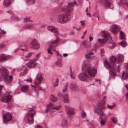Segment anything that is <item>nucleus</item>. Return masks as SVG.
I'll return each instance as SVG.
<instances>
[{"label": "nucleus", "mask_w": 128, "mask_h": 128, "mask_svg": "<svg viewBox=\"0 0 128 128\" xmlns=\"http://www.w3.org/2000/svg\"><path fill=\"white\" fill-rule=\"evenodd\" d=\"M104 101H99L95 110L96 112L100 115L99 117L100 119L101 118L102 119H106V116L103 112V110L104 108Z\"/></svg>", "instance_id": "1"}, {"label": "nucleus", "mask_w": 128, "mask_h": 128, "mask_svg": "<svg viewBox=\"0 0 128 128\" xmlns=\"http://www.w3.org/2000/svg\"><path fill=\"white\" fill-rule=\"evenodd\" d=\"M62 10V8L61 9V11L64 12L65 13H66L67 14H63L59 15L58 17V21L59 22L62 24L64 23L68 22L70 20L71 18L70 13L67 12H66L64 10Z\"/></svg>", "instance_id": "2"}, {"label": "nucleus", "mask_w": 128, "mask_h": 128, "mask_svg": "<svg viewBox=\"0 0 128 128\" xmlns=\"http://www.w3.org/2000/svg\"><path fill=\"white\" fill-rule=\"evenodd\" d=\"M35 114V111L32 108L30 109L28 113L26 116L29 124H32L34 122L33 116Z\"/></svg>", "instance_id": "3"}, {"label": "nucleus", "mask_w": 128, "mask_h": 128, "mask_svg": "<svg viewBox=\"0 0 128 128\" xmlns=\"http://www.w3.org/2000/svg\"><path fill=\"white\" fill-rule=\"evenodd\" d=\"M60 42V40L58 38H57L55 40L52 42L50 44L49 48L47 49L48 53L51 54H52L53 53L51 52V50L54 52L56 51L55 47L58 46Z\"/></svg>", "instance_id": "4"}, {"label": "nucleus", "mask_w": 128, "mask_h": 128, "mask_svg": "<svg viewBox=\"0 0 128 128\" xmlns=\"http://www.w3.org/2000/svg\"><path fill=\"white\" fill-rule=\"evenodd\" d=\"M8 72L5 68H3L1 72V75L5 81L10 82L12 80V76H8Z\"/></svg>", "instance_id": "5"}, {"label": "nucleus", "mask_w": 128, "mask_h": 128, "mask_svg": "<svg viewBox=\"0 0 128 128\" xmlns=\"http://www.w3.org/2000/svg\"><path fill=\"white\" fill-rule=\"evenodd\" d=\"M11 92H7L6 93L4 97L0 98V100L3 102H10L12 97Z\"/></svg>", "instance_id": "6"}, {"label": "nucleus", "mask_w": 128, "mask_h": 128, "mask_svg": "<svg viewBox=\"0 0 128 128\" xmlns=\"http://www.w3.org/2000/svg\"><path fill=\"white\" fill-rule=\"evenodd\" d=\"M104 64L105 67L106 69H110L112 70V72H114V71L115 70H116L118 73L120 72V68L118 65L117 66L116 68V70L115 66H114V64H112V67L110 66L108 62L106 60L104 62Z\"/></svg>", "instance_id": "7"}, {"label": "nucleus", "mask_w": 128, "mask_h": 128, "mask_svg": "<svg viewBox=\"0 0 128 128\" xmlns=\"http://www.w3.org/2000/svg\"><path fill=\"white\" fill-rule=\"evenodd\" d=\"M78 78L80 80L83 81L88 82L89 80H90L89 76L86 72L85 71L80 74L78 75Z\"/></svg>", "instance_id": "8"}, {"label": "nucleus", "mask_w": 128, "mask_h": 128, "mask_svg": "<svg viewBox=\"0 0 128 128\" xmlns=\"http://www.w3.org/2000/svg\"><path fill=\"white\" fill-rule=\"evenodd\" d=\"M30 47L32 49L38 50L40 47V43L38 40L36 39L32 40L30 42Z\"/></svg>", "instance_id": "9"}, {"label": "nucleus", "mask_w": 128, "mask_h": 128, "mask_svg": "<svg viewBox=\"0 0 128 128\" xmlns=\"http://www.w3.org/2000/svg\"><path fill=\"white\" fill-rule=\"evenodd\" d=\"M85 71L90 77H94L96 74V70L94 68L88 67L86 68Z\"/></svg>", "instance_id": "10"}, {"label": "nucleus", "mask_w": 128, "mask_h": 128, "mask_svg": "<svg viewBox=\"0 0 128 128\" xmlns=\"http://www.w3.org/2000/svg\"><path fill=\"white\" fill-rule=\"evenodd\" d=\"M53 106V104L50 103L47 105L46 110V111H49L50 113L51 114L54 112L56 111V110H58L60 108V106H59L54 107H52Z\"/></svg>", "instance_id": "11"}, {"label": "nucleus", "mask_w": 128, "mask_h": 128, "mask_svg": "<svg viewBox=\"0 0 128 128\" xmlns=\"http://www.w3.org/2000/svg\"><path fill=\"white\" fill-rule=\"evenodd\" d=\"M101 35L104 39H98V41L101 44H104L110 37V35L108 32H101Z\"/></svg>", "instance_id": "12"}, {"label": "nucleus", "mask_w": 128, "mask_h": 128, "mask_svg": "<svg viewBox=\"0 0 128 128\" xmlns=\"http://www.w3.org/2000/svg\"><path fill=\"white\" fill-rule=\"evenodd\" d=\"M43 79V78L42 75L40 74H38L33 80L34 83L36 85H38L41 84Z\"/></svg>", "instance_id": "13"}, {"label": "nucleus", "mask_w": 128, "mask_h": 128, "mask_svg": "<svg viewBox=\"0 0 128 128\" xmlns=\"http://www.w3.org/2000/svg\"><path fill=\"white\" fill-rule=\"evenodd\" d=\"M110 30L112 32H122V30H120L119 26L116 24L111 25Z\"/></svg>", "instance_id": "14"}, {"label": "nucleus", "mask_w": 128, "mask_h": 128, "mask_svg": "<svg viewBox=\"0 0 128 128\" xmlns=\"http://www.w3.org/2000/svg\"><path fill=\"white\" fill-rule=\"evenodd\" d=\"M66 113L68 114L73 115L75 114L74 109L71 107L67 106H65Z\"/></svg>", "instance_id": "15"}, {"label": "nucleus", "mask_w": 128, "mask_h": 128, "mask_svg": "<svg viewBox=\"0 0 128 128\" xmlns=\"http://www.w3.org/2000/svg\"><path fill=\"white\" fill-rule=\"evenodd\" d=\"M104 4V7L106 9L108 7L112 9L113 8V6L110 2L109 0H104L103 1Z\"/></svg>", "instance_id": "16"}, {"label": "nucleus", "mask_w": 128, "mask_h": 128, "mask_svg": "<svg viewBox=\"0 0 128 128\" xmlns=\"http://www.w3.org/2000/svg\"><path fill=\"white\" fill-rule=\"evenodd\" d=\"M2 116L5 122H8L12 118L11 114L8 113L4 114Z\"/></svg>", "instance_id": "17"}, {"label": "nucleus", "mask_w": 128, "mask_h": 128, "mask_svg": "<svg viewBox=\"0 0 128 128\" xmlns=\"http://www.w3.org/2000/svg\"><path fill=\"white\" fill-rule=\"evenodd\" d=\"M69 87L72 91L77 92L79 90L78 86L74 83H71Z\"/></svg>", "instance_id": "18"}, {"label": "nucleus", "mask_w": 128, "mask_h": 128, "mask_svg": "<svg viewBox=\"0 0 128 128\" xmlns=\"http://www.w3.org/2000/svg\"><path fill=\"white\" fill-rule=\"evenodd\" d=\"M74 6V4H73V3L71 2L68 3V6H66L62 8V10H66V12H67L70 13L71 10L72 8L71 7L73 6Z\"/></svg>", "instance_id": "19"}, {"label": "nucleus", "mask_w": 128, "mask_h": 128, "mask_svg": "<svg viewBox=\"0 0 128 128\" xmlns=\"http://www.w3.org/2000/svg\"><path fill=\"white\" fill-rule=\"evenodd\" d=\"M36 59H34L30 61L28 63L26 64V65L29 68H32L34 67L37 64L36 62Z\"/></svg>", "instance_id": "20"}, {"label": "nucleus", "mask_w": 128, "mask_h": 128, "mask_svg": "<svg viewBox=\"0 0 128 128\" xmlns=\"http://www.w3.org/2000/svg\"><path fill=\"white\" fill-rule=\"evenodd\" d=\"M13 57L9 55L2 54L0 56V60L4 61L7 59H10L12 58Z\"/></svg>", "instance_id": "21"}, {"label": "nucleus", "mask_w": 128, "mask_h": 128, "mask_svg": "<svg viewBox=\"0 0 128 128\" xmlns=\"http://www.w3.org/2000/svg\"><path fill=\"white\" fill-rule=\"evenodd\" d=\"M47 29L49 31L52 32H58L56 28L54 26H48L47 27Z\"/></svg>", "instance_id": "22"}, {"label": "nucleus", "mask_w": 128, "mask_h": 128, "mask_svg": "<svg viewBox=\"0 0 128 128\" xmlns=\"http://www.w3.org/2000/svg\"><path fill=\"white\" fill-rule=\"evenodd\" d=\"M94 53L92 52H88L85 56L86 58L88 60H92L94 58V57L91 56V55H93Z\"/></svg>", "instance_id": "23"}, {"label": "nucleus", "mask_w": 128, "mask_h": 128, "mask_svg": "<svg viewBox=\"0 0 128 128\" xmlns=\"http://www.w3.org/2000/svg\"><path fill=\"white\" fill-rule=\"evenodd\" d=\"M61 126L64 128H66L68 127V123L66 119H64L62 120L61 122Z\"/></svg>", "instance_id": "24"}, {"label": "nucleus", "mask_w": 128, "mask_h": 128, "mask_svg": "<svg viewBox=\"0 0 128 128\" xmlns=\"http://www.w3.org/2000/svg\"><path fill=\"white\" fill-rule=\"evenodd\" d=\"M124 59V56L122 54H119L118 55L116 60H117V63H118V62H122Z\"/></svg>", "instance_id": "25"}, {"label": "nucleus", "mask_w": 128, "mask_h": 128, "mask_svg": "<svg viewBox=\"0 0 128 128\" xmlns=\"http://www.w3.org/2000/svg\"><path fill=\"white\" fill-rule=\"evenodd\" d=\"M11 3V0H4L3 4L4 6L7 7L10 5Z\"/></svg>", "instance_id": "26"}, {"label": "nucleus", "mask_w": 128, "mask_h": 128, "mask_svg": "<svg viewBox=\"0 0 128 128\" xmlns=\"http://www.w3.org/2000/svg\"><path fill=\"white\" fill-rule=\"evenodd\" d=\"M29 88V86L28 85L24 84L22 86L21 90L23 92H25L28 90Z\"/></svg>", "instance_id": "27"}, {"label": "nucleus", "mask_w": 128, "mask_h": 128, "mask_svg": "<svg viewBox=\"0 0 128 128\" xmlns=\"http://www.w3.org/2000/svg\"><path fill=\"white\" fill-rule=\"evenodd\" d=\"M69 97L68 95L66 94L64 95L63 98L64 101L65 103H68L69 102Z\"/></svg>", "instance_id": "28"}, {"label": "nucleus", "mask_w": 128, "mask_h": 128, "mask_svg": "<svg viewBox=\"0 0 128 128\" xmlns=\"http://www.w3.org/2000/svg\"><path fill=\"white\" fill-rule=\"evenodd\" d=\"M70 77L73 79H75L76 77L75 72L74 71H72L71 68H70Z\"/></svg>", "instance_id": "29"}, {"label": "nucleus", "mask_w": 128, "mask_h": 128, "mask_svg": "<svg viewBox=\"0 0 128 128\" xmlns=\"http://www.w3.org/2000/svg\"><path fill=\"white\" fill-rule=\"evenodd\" d=\"M68 86V82H66L62 90L63 93H64L67 91Z\"/></svg>", "instance_id": "30"}, {"label": "nucleus", "mask_w": 128, "mask_h": 128, "mask_svg": "<svg viewBox=\"0 0 128 128\" xmlns=\"http://www.w3.org/2000/svg\"><path fill=\"white\" fill-rule=\"evenodd\" d=\"M99 121L102 126L104 125L105 123L107 120L106 119H102V118L99 119Z\"/></svg>", "instance_id": "31"}, {"label": "nucleus", "mask_w": 128, "mask_h": 128, "mask_svg": "<svg viewBox=\"0 0 128 128\" xmlns=\"http://www.w3.org/2000/svg\"><path fill=\"white\" fill-rule=\"evenodd\" d=\"M126 37V36L124 32H120V39H124Z\"/></svg>", "instance_id": "32"}, {"label": "nucleus", "mask_w": 128, "mask_h": 128, "mask_svg": "<svg viewBox=\"0 0 128 128\" xmlns=\"http://www.w3.org/2000/svg\"><path fill=\"white\" fill-rule=\"evenodd\" d=\"M122 78L124 79H126L128 78V72L123 73L122 75Z\"/></svg>", "instance_id": "33"}, {"label": "nucleus", "mask_w": 128, "mask_h": 128, "mask_svg": "<svg viewBox=\"0 0 128 128\" xmlns=\"http://www.w3.org/2000/svg\"><path fill=\"white\" fill-rule=\"evenodd\" d=\"M61 60H58L57 62L56 63V64L59 67H62V63L61 61Z\"/></svg>", "instance_id": "34"}, {"label": "nucleus", "mask_w": 128, "mask_h": 128, "mask_svg": "<svg viewBox=\"0 0 128 128\" xmlns=\"http://www.w3.org/2000/svg\"><path fill=\"white\" fill-rule=\"evenodd\" d=\"M121 4L126 5L128 7V0H120Z\"/></svg>", "instance_id": "35"}, {"label": "nucleus", "mask_w": 128, "mask_h": 128, "mask_svg": "<svg viewBox=\"0 0 128 128\" xmlns=\"http://www.w3.org/2000/svg\"><path fill=\"white\" fill-rule=\"evenodd\" d=\"M110 62L114 63L116 61V58L115 56H112L110 58Z\"/></svg>", "instance_id": "36"}, {"label": "nucleus", "mask_w": 128, "mask_h": 128, "mask_svg": "<svg viewBox=\"0 0 128 128\" xmlns=\"http://www.w3.org/2000/svg\"><path fill=\"white\" fill-rule=\"evenodd\" d=\"M119 44L121 45L122 47H125L127 45V43L125 41L122 40L120 42H119Z\"/></svg>", "instance_id": "37"}, {"label": "nucleus", "mask_w": 128, "mask_h": 128, "mask_svg": "<svg viewBox=\"0 0 128 128\" xmlns=\"http://www.w3.org/2000/svg\"><path fill=\"white\" fill-rule=\"evenodd\" d=\"M50 98L52 101L53 102H54L57 100V98L53 95H51L50 96Z\"/></svg>", "instance_id": "38"}, {"label": "nucleus", "mask_w": 128, "mask_h": 128, "mask_svg": "<svg viewBox=\"0 0 128 128\" xmlns=\"http://www.w3.org/2000/svg\"><path fill=\"white\" fill-rule=\"evenodd\" d=\"M111 119L112 121L114 124L117 123L118 120L117 118L115 117H113L111 118Z\"/></svg>", "instance_id": "39"}, {"label": "nucleus", "mask_w": 128, "mask_h": 128, "mask_svg": "<svg viewBox=\"0 0 128 128\" xmlns=\"http://www.w3.org/2000/svg\"><path fill=\"white\" fill-rule=\"evenodd\" d=\"M58 82L59 80L58 79H56V81L53 84V86L54 87L57 86L58 85Z\"/></svg>", "instance_id": "40"}, {"label": "nucleus", "mask_w": 128, "mask_h": 128, "mask_svg": "<svg viewBox=\"0 0 128 128\" xmlns=\"http://www.w3.org/2000/svg\"><path fill=\"white\" fill-rule=\"evenodd\" d=\"M30 18L29 17H26L24 19V22H30Z\"/></svg>", "instance_id": "41"}, {"label": "nucleus", "mask_w": 128, "mask_h": 128, "mask_svg": "<svg viewBox=\"0 0 128 128\" xmlns=\"http://www.w3.org/2000/svg\"><path fill=\"white\" fill-rule=\"evenodd\" d=\"M34 0H25L27 3L28 4H31L33 2Z\"/></svg>", "instance_id": "42"}, {"label": "nucleus", "mask_w": 128, "mask_h": 128, "mask_svg": "<svg viewBox=\"0 0 128 128\" xmlns=\"http://www.w3.org/2000/svg\"><path fill=\"white\" fill-rule=\"evenodd\" d=\"M81 115L82 117L83 118L85 117L86 116V113L84 111H82L81 113Z\"/></svg>", "instance_id": "43"}, {"label": "nucleus", "mask_w": 128, "mask_h": 128, "mask_svg": "<svg viewBox=\"0 0 128 128\" xmlns=\"http://www.w3.org/2000/svg\"><path fill=\"white\" fill-rule=\"evenodd\" d=\"M24 80L29 82H32V78H28L26 79L25 80Z\"/></svg>", "instance_id": "44"}, {"label": "nucleus", "mask_w": 128, "mask_h": 128, "mask_svg": "<svg viewBox=\"0 0 128 128\" xmlns=\"http://www.w3.org/2000/svg\"><path fill=\"white\" fill-rule=\"evenodd\" d=\"M56 54L58 56V59L62 60V56L61 54H59L57 52V53Z\"/></svg>", "instance_id": "45"}, {"label": "nucleus", "mask_w": 128, "mask_h": 128, "mask_svg": "<svg viewBox=\"0 0 128 128\" xmlns=\"http://www.w3.org/2000/svg\"><path fill=\"white\" fill-rule=\"evenodd\" d=\"M115 105L116 104H114L112 106H110L108 104L107 107L108 108L111 109H112L115 106Z\"/></svg>", "instance_id": "46"}, {"label": "nucleus", "mask_w": 128, "mask_h": 128, "mask_svg": "<svg viewBox=\"0 0 128 128\" xmlns=\"http://www.w3.org/2000/svg\"><path fill=\"white\" fill-rule=\"evenodd\" d=\"M101 56H104V51L103 49H102L101 50Z\"/></svg>", "instance_id": "47"}, {"label": "nucleus", "mask_w": 128, "mask_h": 128, "mask_svg": "<svg viewBox=\"0 0 128 128\" xmlns=\"http://www.w3.org/2000/svg\"><path fill=\"white\" fill-rule=\"evenodd\" d=\"M33 54V52H30L29 53L27 56H26V57L28 58H30L32 56V55Z\"/></svg>", "instance_id": "48"}, {"label": "nucleus", "mask_w": 128, "mask_h": 128, "mask_svg": "<svg viewBox=\"0 0 128 128\" xmlns=\"http://www.w3.org/2000/svg\"><path fill=\"white\" fill-rule=\"evenodd\" d=\"M25 46L24 45H21L20 46V48L22 50H23L25 48Z\"/></svg>", "instance_id": "49"}, {"label": "nucleus", "mask_w": 128, "mask_h": 128, "mask_svg": "<svg viewBox=\"0 0 128 128\" xmlns=\"http://www.w3.org/2000/svg\"><path fill=\"white\" fill-rule=\"evenodd\" d=\"M90 44L89 42H86L85 45L84 46L85 48H88V45H90Z\"/></svg>", "instance_id": "50"}, {"label": "nucleus", "mask_w": 128, "mask_h": 128, "mask_svg": "<svg viewBox=\"0 0 128 128\" xmlns=\"http://www.w3.org/2000/svg\"><path fill=\"white\" fill-rule=\"evenodd\" d=\"M111 44L112 46L111 48V49H112L114 48V47H115V46H116V44H115V43L114 42H112V44Z\"/></svg>", "instance_id": "51"}, {"label": "nucleus", "mask_w": 128, "mask_h": 128, "mask_svg": "<svg viewBox=\"0 0 128 128\" xmlns=\"http://www.w3.org/2000/svg\"><path fill=\"white\" fill-rule=\"evenodd\" d=\"M33 25L32 24H30L28 25H27L26 27L25 28H31L33 26Z\"/></svg>", "instance_id": "52"}, {"label": "nucleus", "mask_w": 128, "mask_h": 128, "mask_svg": "<svg viewBox=\"0 0 128 128\" xmlns=\"http://www.w3.org/2000/svg\"><path fill=\"white\" fill-rule=\"evenodd\" d=\"M80 22L81 23V24L82 26L84 25L85 24V21L84 20L81 21Z\"/></svg>", "instance_id": "53"}, {"label": "nucleus", "mask_w": 128, "mask_h": 128, "mask_svg": "<svg viewBox=\"0 0 128 128\" xmlns=\"http://www.w3.org/2000/svg\"><path fill=\"white\" fill-rule=\"evenodd\" d=\"M58 96L60 98L62 97V94L60 92H59L58 93Z\"/></svg>", "instance_id": "54"}, {"label": "nucleus", "mask_w": 128, "mask_h": 128, "mask_svg": "<svg viewBox=\"0 0 128 128\" xmlns=\"http://www.w3.org/2000/svg\"><path fill=\"white\" fill-rule=\"evenodd\" d=\"M31 86L32 88L34 90H35L36 88V85H31Z\"/></svg>", "instance_id": "55"}, {"label": "nucleus", "mask_w": 128, "mask_h": 128, "mask_svg": "<svg viewBox=\"0 0 128 128\" xmlns=\"http://www.w3.org/2000/svg\"><path fill=\"white\" fill-rule=\"evenodd\" d=\"M98 126V124L96 123H95L93 125V128H95L96 127H97Z\"/></svg>", "instance_id": "56"}, {"label": "nucleus", "mask_w": 128, "mask_h": 128, "mask_svg": "<svg viewBox=\"0 0 128 128\" xmlns=\"http://www.w3.org/2000/svg\"><path fill=\"white\" fill-rule=\"evenodd\" d=\"M128 65L127 66H125L126 68V70L127 71H128Z\"/></svg>", "instance_id": "57"}, {"label": "nucleus", "mask_w": 128, "mask_h": 128, "mask_svg": "<svg viewBox=\"0 0 128 128\" xmlns=\"http://www.w3.org/2000/svg\"><path fill=\"white\" fill-rule=\"evenodd\" d=\"M15 70H16L17 72H19L21 70V69H14L13 72H14Z\"/></svg>", "instance_id": "58"}, {"label": "nucleus", "mask_w": 128, "mask_h": 128, "mask_svg": "<svg viewBox=\"0 0 128 128\" xmlns=\"http://www.w3.org/2000/svg\"><path fill=\"white\" fill-rule=\"evenodd\" d=\"M35 128H43V127L39 125H38Z\"/></svg>", "instance_id": "59"}, {"label": "nucleus", "mask_w": 128, "mask_h": 128, "mask_svg": "<svg viewBox=\"0 0 128 128\" xmlns=\"http://www.w3.org/2000/svg\"><path fill=\"white\" fill-rule=\"evenodd\" d=\"M4 87L3 85H0V92L2 90V88Z\"/></svg>", "instance_id": "60"}, {"label": "nucleus", "mask_w": 128, "mask_h": 128, "mask_svg": "<svg viewBox=\"0 0 128 128\" xmlns=\"http://www.w3.org/2000/svg\"><path fill=\"white\" fill-rule=\"evenodd\" d=\"M86 14L87 16L89 17H91V16L90 14V13H87Z\"/></svg>", "instance_id": "61"}, {"label": "nucleus", "mask_w": 128, "mask_h": 128, "mask_svg": "<svg viewBox=\"0 0 128 128\" xmlns=\"http://www.w3.org/2000/svg\"><path fill=\"white\" fill-rule=\"evenodd\" d=\"M86 42V41H83L82 42V44L84 46L85 45Z\"/></svg>", "instance_id": "62"}, {"label": "nucleus", "mask_w": 128, "mask_h": 128, "mask_svg": "<svg viewBox=\"0 0 128 128\" xmlns=\"http://www.w3.org/2000/svg\"><path fill=\"white\" fill-rule=\"evenodd\" d=\"M6 32H0V38L1 37L2 35L5 34Z\"/></svg>", "instance_id": "63"}, {"label": "nucleus", "mask_w": 128, "mask_h": 128, "mask_svg": "<svg viewBox=\"0 0 128 128\" xmlns=\"http://www.w3.org/2000/svg\"><path fill=\"white\" fill-rule=\"evenodd\" d=\"M126 98L128 100V92L126 94Z\"/></svg>", "instance_id": "64"}]
</instances>
